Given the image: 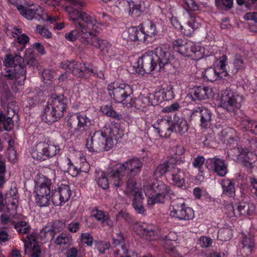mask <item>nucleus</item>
<instances>
[{"label":"nucleus","instance_id":"nucleus-33","mask_svg":"<svg viewBox=\"0 0 257 257\" xmlns=\"http://www.w3.org/2000/svg\"><path fill=\"white\" fill-rule=\"evenodd\" d=\"M255 206L252 203L240 202L237 206L236 211L241 215H251L254 211Z\"/></svg>","mask_w":257,"mask_h":257},{"label":"nucleus","instance_id":"nucleus-12","mask_svg":"<svg viewBox=\"0 0 257 257\" xmlns=\"http://www.w3.org/2000/svg\"><path fill=\"white\" fill-rule=\"evenodd\" d=\"M59 150L55 145L40 142L32 150L31 155L34 159L43 161L55 156Z\"/></svg>","mask_w":257,"mask_h":257},{"label":"nucleus","instance_id":"nucleus-55","mask_svg":"<svg viewBox=\"0 0 257 257\" xmlns=\"http://www.w3.org/2000/svg\"><path fill=\"white\" fill-rule=\"evenodd\" d=\"M65 1L68 2V3H69L71 5H72L74 7V8H72L73 10L70 13V19L71 20H72V21H73L71 19V16H72V13H73V11L76 10V11L79 12V11L77 10V9H78L79 8H81V7H84V3H82V2H81L80 1H78L77 0H65ZM79 12L82 13H83V12H82L81 11H79Z\"/></svg>","mask_w":257,"mask_h":257},{"label":"nucleus","instance_id":"nucleus-10","mask_svg":"<svg viewBox=\"0 0 257 257\" xmlns=\"http://www.w3.org/2000/svg\"><path fill=\"white\" fill-rule=\"evenodd\" d=\"M174 50L185 57H193L196 59L202 58V49L199 46H196L192 42H187L181 39H178L173 42Z\"/></svg>","mask_w":257,"mask_h":257},{"label":"nucleus","instance_id":"nucleus-14","mask_svg":"<svg viewBox=\"0 0 257 257\" xmlns=\"http://www.w3.org/2000/svg\"><path fill=\"white\" fill-rule=\"evenodd\" d=\"M213 113L210 110L205 107H196L192 111L190 119L193 121H199L201 128H209L212 125Z\"/></svg>","mask_w":257,"mask_h":257},{"label":"nucleus","instance_id":"nucleus-8","mask_svg":"<svg viewBox=\"0 0 257 257\" xmlns=\"http://www.w3.org/2000/svg\"><path fill=\"white\" fill-rule=\"evenodd\" d=\"M26 68L25 66L21 63H16L13 68H4L3 72H1V85L3 86V89L5 92L7 99L12 96L9 85L5 82L4 78L7 80H13L14 79L24 80L26 79Z\"/></svg>","mask_w":257,"mask_h":257},{"label":"nucleus","instance_id":"nucleus-7","mask_svg":"<svg viewBox=\"0 0 257 257\" xmlns=\"http://www.w3.org/2000/svg\"><path fill=\"white\" fill-rule=\"evenodd\" d=\"M86 145L89 152H100L109 150L113 144L112 138L107 137L105 133L95 131L88 137Z\"/></svg>","mask_w":257,"mask_h":257},{"label":"nucleus","instance_id":"nucleus-51","mask_svg":"<svg viewBox=\"0 0 257 257\" xmlns=\"http://www.w3.org/2000/svg\"><path fill=\"white\" fill-rule=\"evenodd\" d=\"M255 121H256L251 119H243L241 122V125L244 127L246 131L252 133Z\"/></svg>","mask_w":257,"mask_h":257},{"label":"nucleus","instance_id":"nucleus-56","mask_svg":"<svg viewBox=\"0 0 257 257\" xmlns=\"http://www.w3.org/2000/svg\"><path fill=\"white\" fill-rule=\"evenodd\" d=\"M69 241V237L66 234H60L55 239V243L57 245L67 244Z\"/></svg>","mask_w":257,"mask_h":257},{"label":"nucleus","instance_id":"nucleus-64","mask_svg":"<svg viewBox=\"0 0 257 257\" xmlns=\"http://www.w3.org/2000/svg\"><path fill=\"white\" fill-rule=\"evenodd\" d=\"M205 159L203 157L198 156L194 159L193 162V166L199 169H200L204 163Z\"/></svg>","mask_w":257,"mask_h":257},{"label":"nucleus","instance_id":"nucleus-48","mask_svg":"<svg viewBox=\"0 0 257 257\" xmlns=\"http://www.w3.org/2000/svg\"><path fill=\"white\" fill-rule=\"evenodd\" d=\"M129 178L126 181V193L130 194L136 189V182L134 179V177H128Z\"/></svg>","mask_w":257,"mask_h":257},{"label":"nucleus","instance_id":"nucleus-16","mask_svg":"<svg viewBox=\"0 0 257 257\" xmlns=\"http://www.w3.org/2000/svg\"><path fill=\"white\" fill-rule=\"evenodd\" d=\"M212 89L203 85L196 86L189 90V94L193 101H201L209 99L212 96Z\"/></svg>","mask_w":257,"mask_h":257},{"label":"nucleus","instance_id":"nucleus-60","mask_svg":"<svg viewBox=\"0 0 257 257\" xmlns=\"http://www.w3.org/2000/svg\"><path fill=\"white\" fill-rule=\"evenodd\" d=\"M81 241L88 246L92 245L93 238L92 236L89 233H84L81 235Z\"/></svg>","mask_w":257,"mask_h":257},{"label":"nucleus","instance_id":"nucleus-44","mask_svg":"<svg viewBox=\"0 0 257 257\" xmlns=\"http://www.w3.org/2000/svg\"><path fill=\"white\" fill-rule=\"evenodd\" d=\"M183 217H180V220H190L194 217V213L193 210L190 208L186 206L185 204L184 207L182 211Z\"/></svg>","mask_w":257,"mask_h":257},{"label":"nucleus","instance_id":"nucleus-63","mask_svg":"<svg viewBox=\"0 0 257 257\" xmlns=\"http://www.w3.org/2000/svg\"><path fill=\"white\" fill-rule=\"evenodd\" d=\"M117 217L118 219L123 218L128 222H131L132 221V217L130 214L124 210L120 211Z\"/></svg>","mask_w":257,"mask_h":257},{"label":"nucleus","instance_id":"nucleus-54","mask_svg":"<svg viewBox=\"0 0 257 257\" xmlns=\"http://www.w3.org/2000/svg\"><path fill=\"white\" fill-rule=\"evenodd\" d=\"M184 153V149L182 146H177L176 150V154L177 156L175 158H172L173 159V161L175 160V163L176 164H180L181 163L183 162V161L181 159L180 155L183 154Z\"/></svg>","mask_w":257,"mask_h":257},{"label":"nucleus","instance_id":"nucleus-28","mask_svg":"<svg viewBox=\"0 0 257 257\" xmlns=\"http://www.w3.org/2000/svg\"><path fill=\"white\" fill-rule=\"evenodd\" d=\"M173 169L171 171L172 180L174 185L182 188L185 186V172L178 168L173 167Z\"/></svg>","mask_w":257,"mask_h":257},{"label":"nucleus","instance_id":"nucleus-47","mask_svg":"<svg viewBox=\"0 0 257 257\" xmlns=\"http://www.w3.org/2000/svg\"><path fill=\"white\" fill-rule=\"evenodd\" d=\"M76 29L72 30L69 33H66L65 35V39L70 42H74L78 38L79 32L81 34V38H82L81 31L76 28Z\"/></svg>","mask_w":257,"mask_h":257},{"label":"nucleus","instance_id":"nucleus-62","mask_svg":"<svg viewBox=\"0 0 257 257\" xmlns=\"http://www.w3.org/2000/svg\"><path fill=\"white\" fill-rule=\"evenodd\" d=\"M180 108V105L177 102L174 103L171 105L166 106L163 109L164 112H172L178 110Z\"/></svg>","mask_w":257,"mask_h":257},{"label":"nucleus","instance_id":"nucleus-40","mask_svg":"<svg viewBox=\"0 0 257 257\" xmlns=\"http://www.w3.org/2000/svg\"><path fill=\"white\" fill-rule=\"evenodd\" d=\"M1 123H3L4 128L7 131H11L14 126V122L12 117L8 116L1 112Z\"/></svg>","mask_w":257,"mask_h":257},{"label":"nucleus","instance_id":"nucleus-49","mask_svg":"<svg viewBox=\"0 0 257 257\" xmlns=\"http://www.w3.org/2000/svg\"><path fill=\"white\" fill-rule=\"evenodd\" d=\"M22 61H25L26 64L31 67H37L38 64L34 54L32 53L27 54L25 57L24 60L23 59Z\"/></svg>","mask_w":257,"mask_h":257},{"label":"nucleus","instance_id":"nucleus-37","mask_svg":"<svg viewBox=\"0 0 257 257\" xmlns=\"http://www.w3.org/2000/svg\"><path fill=\"white\" fill-rule=\"evenodd\" d=\"M22 60V57L19 55H16L14 57L11 54L7 55L4 60L5 68H13L16 63H20Z\"/></svg>","mask_w":257,"mask_h":257},{"label":"nucleus","instance_id":"nucleus-18","mask_svg":"<svg viewBox=\"0 0 257 257\" xmlns=\"http://www.w3.org/2000/svg\"><path fill=\"white\" fill-rule=\"evenodd\" d=\"M61 67L65 69L66 71L72 73L77 77L81 78L82 76H84L82 68L83 65L80 62L72 60H65L61 62Z\"/></svg>","mask_w":257,"mask_h":257},{"label":"nucleus","instance_id":"nucleus-29","mask_svg":"<svg viewBox=\"0 0 257 257\" xmlns=\"http://www.w3.org/2000/svg\"><path fill=\"white\" fill-rule=\"evenodd\" d=\"M172 131L182 135L188 130V124L186 120L181 117H175L173 121H172Z\"/></svg>","mask_w":257,"mask_h":257},{"label":"nucleus","instance_id":"nucleus-2","mask_svg":"<svg viewBox=\"0 0 257 257\" xmlns=\"http://www.w3.org/2000/svg\"><path fill=\"white\" fill-rule=\"evenodd\" d=\"M18 191L16 187L11 188L3 198L1 193V212L6 214H1V224L3 228L9 229L13 226L20 234H27L31 230V227L27 222L20 221L15 222L13 221L11 216L16 213L17 204L18 202Z\"/></svg>","mask_w":257,"mask_h":257},{"label":"nucleus","instance_id":"nucleus-59","mask_svg":"<svg viewBox=\"0 0 257 257\" xmlns=\"http://www.w3.org/2000/svg\"><path fill=\"white\" fill-rule=\"evenodd\" d=\"M83 65L82 71L84 76H82L81 78L88 79L91 75H93L95 68L86 66L85 64Z\"/></svg>","mask_w":257,"mask_h":257},{"label":"nucleus","instance_id":"nucleus-46","mask_svg":"<svg viewBox=\"0 0 257 257\" xmlns=\"http://www.w3.org/2000/svg\"><path fill=\"white\" fill-rule=\"evenodd\" d=\"M52 202L55 206H62L63 205L61 197L58 189L52 190L51 195Z\"/></svg>","mask_w":257,"mask_h":257},{"label":"nucleus","instance_id":"nucleus-35","mask_svg":"<svg viewBox=\"0 0 257 257\" xmlns=\"http://www.w3.org/2000/svg\"><path fill=\"white\" fill-rule=\"evenodd\" d=\"M174 163L173 159H170L169 161H166L163 164H160L156 169L154 175L157 177H160L165 174L169 170L171 165Z\"/></svg>","mask_w":257,"mask_h":257},{"label":"nucleus","instance_id":"nucleus-45","mask_svg":"<svg viewBox=\"0 0 257 257\" xmlns=\"http://www.w3.org/2000/svg\"><path fill=\"white\" fill-rule=\"evenodd\" d=\"M92 216L94 217L98 221L101 223L105 222L106 220H108V213L104 212L101 210L96 209L93 211Z\"/></svg>","mask_w":257,"mask_h":257},{"label":"nucleus","instance_id":"nucleus-52","mask_svg":"<svg viewBox=\"0 0 257 257\" xmlns=\"http://www.w3.org/2000/svg\"><path fill=\"white\" fill-rule=\"evenodd\" d=\"M36 31L42 36L46 38H51L52 36V33L45 27L41 25H37L36 27Z\"/></svg>","mask_w":257,"mask_h":257},{"label":"nucleus","instance_id":"nucleus-17","mask_svg":"<svg viewBox=\"0 0 257 257\" xmlns=\"http://www.w3.org/2000/svg\"><path fill=\"white\" fill-rule=\"evenodd\" d=\"M141 32L143 33V37H145L144 43L148 44L158 34L156 25L151 21L147 20L139 25Z\"/></svg>","mask_w":257,"mask_h":257},{"label":"nucleus","instance_id":"nucleus-20","mask_svg":"<svg viewBox=\"0 0 257 257\" xmlns=\"http://www.w3.org/2000/svg\"><path fill=\"white\" fill-rule=\"evenodd\" d=\"M201 21L199 17L191 16L187 22L182 26L181 30L185 35L191 36L195 30L201 26Z\"/></svg>","mask_w":257,"mask_h":257},{"label":"nucleus","instance_id":"nucleus-39","mask_svg":"<svg viewBox=\"0 0 257 257\" xmlns=\"http://www.w3.org/2000/svg\"><path fill=\"white\" fill-rule=\"evenodd\" d=\"M60 194V198L64 204L70 198L71 195V191L69 186L67 185L62 184L58 188Z\"/></svg>","mask_w":257,"mask_h":257},{"label":"nucleus","instance_id":"nucleus-34","mask_svg":"<svg viewBox=\"0 0 257 257\" xmlns=\"http://www.w3.org/2000/svg\"><path fill=\"white\" fill-rule=\"evenodd\" d=\"M104 172H100L96 173V181L98 186L104 190H106L109 187V181L110 182L108 174ZM111 183V182H110ZM112 184V183H111Z\"/></svg>","mask_w":257,"mask_h":257},{"label":"nucleus","instance_id":"nucleus-25","mask_svg":"<svg viewBox=\"0 0 257 257\" xmlns=\"http://www.w3.org/2000/svg\"><path fill=\"white\" fill-rule=\"evenodd\" d=\"M158 131V133L160 136H162L163 133L165 136H169L172 131V119L171 117H168L167 119L164 118L158 119L157 120Z\"/></svg>","mask_w":257,"mask_h":257},{"label":"nucleus","instance_id":"nucleus-5","mask_svg":"<svg viewBox=\"0 0 257 257\" xmlns=\"http://www.w3.org/2000/svg\"><path fill=\"white\" fill-rule=\"evenodd\" d=\"M67 106V99L64 95L53 94L48 99L42 119L48 124L58 121L64 116Z\"/></svg>","mask_w":257,"mask_h":257},{"label":"nucleus","instance_id":"nucleus-31","mask_svg":"<svg viewBox=\"0 0 257 257\" xmlns=\"http://www.w3.org/2000/svg\"><path fill=\"white\" fill-rule=\"evenodd\" d=\"M29 235H27L28 238L29 239V242H26L24 244L25 247L31 248L32 252L31 253V257H40L41 254V251L40 246L35 242L36 239L32 238V236Z\"/></svg>","mask_w":257,"mask_h":257},{"label":"nucleus","instance_id":"nucleus-58","mask_svg":"<svg viewBox=\"0 0 257 257\" xmlns=\"http://www.w3.org/2000/svg\"><path fill=\"white\" fill-rule=\"evenodd\" d=\"M65 227V224L64 222L60 220H55L53 222L51 228L56 232H58L63 230Z\"/></svg>","mask_w":257,"mask_h":257},{"label":"nucleus","instance_id":"nucleus-9","mask_svg":"<svg viewBox=\"0 0 257 257\" xmlns=\"http://www.w3.org/2000/svg\"><path fill=\"white\" fill-rule=\"evenodd\" d=\"M144 191L146 196H151L154 194L160 200H162L164 202L166 199L171 198L172 195H174L169 186L158 180H155L153 183L144 185Z\"/></svg>","mask_w":257,"mask_h":257},{"label":"nucleus","instance_id":"nucleus-19","mask_svg":"<svg viewBox=\"0 0 257 257\" xmlns=\"http://www.w3.org/2000/svg\"><path fill=\"white\" fill-rule=\"evenodd\" d=\"M52 183L48 178L43 176L35 181V193L36 194H50Z\"/></svg>","mask_w":257,"mask_h":257},{"label":"nucleus","instance_id":"nucleus-15","mask_svg":"<svg viewBox=\"0 0 257 257\" xmlns=\"http://www.w3.org/2000/svg\"><path fill=\"white\" fill-rule=\"evenodd\" d=\"M206 164L209 170L219 177H224L228 172L227 164L219 158H209L207 160Z\"/></svg>","mask_w":257,"mask_h":257},{"label":"nucleus","instance_id":"nucleus-53","mask_svg":"<svg viewBox=\"0 0 257 257\" xmlns=\"http://www.w3.org/2000/svg\"><path fill=\"white\" fill-rule=\"evenodd\" d=\"M184 7L185 9L192 11H196L198 10V6L197 3L194 0H183Z\"/></svg>","mask_w":257,"mask_h":257},{"label":"nucleus","instance_id":"nucleus-21","mask_svg":"<svg viewBox=\"0 0 257 257\" xmlns=\"http://www.w3.org/2000/svg\"><path fill=\"white\" fill-rule=\"evenodd\" d=\"M18 10L20 14L28 20L41 17V10L36 6L26 7L23 5L18 6Z\"/></svg>","mask_w":257,"mask_h":257},{"label":"nucleus","instance_id":"nucleus-27","mask_svg":"<svg viewBox=\"0 0 257 257\" xmlns=\"http://www.w3.org/2000/svg\"><path fill=\"white\" fill-rule=\"evenodd\" d=\"M185 202L182 199L177 198L172 201L171 207H172V210L170 212V216L180 220V217H183L182 211Z\"/></svg>","mask_w":257,"mask_h":257},{"label":"nucleus","instance_id":"nucleus-61","mask_svg":"<svg viewBox=\"0 0 257 257\" xmlns=\"http://www.w3.org/2000/svg\"><path fill=\"white\" fill-rule=\"evenodd\" d=\"M132 205L138 213L143 214L145 212V210L142 202L138 201V202H133Z\"/></svg>","mask_w":257,"mask_h":257},{"label":"nucleus","instance_id":"nucleus-26","mask_svg":"<svg viewBox=\"0 0 257 257\" xmlns=\"http://www.w3.org/2000/svg\"><path fill=\"white\" fill-rule=\"evenodd\" d=\"M204 77L207 80L213 82L219 78H224L227 77V72H218L216 69L213 67H208L203 72Z\"/></svg>","mask_w":257,"mask_h":257},{"label":"nucleus","instance_id":"nucleus-23","mask_svg":"<svg viewBox=\"0 0 257 257\" xmlns=\"http://www.w3.org/2000/svg\"><path fill=\"white\" fill-rule=\"evenodd\" d=\"M245 68V64L243 57L239 54H236L234 57L233 62L230 64L228 66V72L227 76L232 77L235 75L239 71L242 70Z\"/></svg>","mask_w":257,"mask_h":257},{"label":"nucleus","instance_id":"nucleus-6","mask_svg":"<svg viewBox=\"0 0 257 257\" xmlns=\"http://www.w3.org/2000/svg\"><path fill=\"white\" fill-rule=\"evenodd\" d=\"M109 94L116 102L121 103L128 107H137L136 98H133V90L131 86L126 83H112L108 85Z\"/></svg>","mask_w":257,"mask_h":257},{"label":"nucleus","instance_id":"nucleus-41","mask_svg":"<svg viewBox=\"0 0 257 257\" xmlns=\"http://www.w3.org/2000/svg\"><path fill=\"white\" fill-rule=\"evenodd\" d=\"M121 251L122 252L119 256L120 250L118 249L115 251V255H117L116 257H138L137 254L133 250H128L124 245L121 246Z\"/></svg>","mask_w":257,"mask_h":257},{"label":"nucleus","instance_id":"nucleus-22","mask_svg":"<svg viewBox=\"0 0 257 257\" xmlns=\"http://www.w3.org/2000/svg\"><path fill=\"white\" fill-rule=\"evenodd\" d=\"M124 39L131 42L144 43L145 37H143V33L141 32L139 25L138 27H131L128 28L123 34Z\"/></svg>","mask_w":257,"mask_h":257},{"label":"nucleus","instance_id":"nucleus-11","mask_svg":"<svg viewBox=\"0 0 257 257\" xmlns=\"http://www.w3.org/2000/svg\"><path fill=\"white\" fill-rule=\"evenodd\" d=\"M238 98L232 90L226 89L221 92L218 106L230 113L235 112L241 106Z\"/></svg>","mask_w":257,"mask_h":257},{"label":"nucleus","instance_id":"nucleus-24","mask_svg":"<svg viewBox=\"0 0 257 257\" xmlns=\"http://www.w3.org/2000/svg\"><path fill=\"white\" fill-rule=\"evenodd\" d=\"M241 243L242 245V248L243 251L245 252L246 255L252 252L255 246L254 236L251 233L242 234V239Z\"/></svg>","mask_w":257,"mask_h":257},{"label":"nucleus","instance_id":"nucleus-43","mask_svg":"<svg viewBox=\"0 0 257 257\" xmlns=\"http://www.w3.org/2000/svg\"><path fill=\"white\" fill-rule=\"evenodd\" d=\"M215 6L218 9L229 10L232 7L233 0H215Z\"/></svg>","mask_w":257,"mask_h":257},{"label":"nucleus","instance_id":"nucleus-50","mask_svg":"<svg viewBox=\"0 0 257 257\" xmlns=\"http://www.w3.org/2000/svg\"><path fill=\"white\" fill-rule=\"evenodd\" d=\"M242 150L238 147H234L228 151V156L231 157L233 160L238 159L242 154Z\"/></svg>","mask_w":257,"mask_h":257},{"label":"nucleus","instance_id":"nucleus-38","mask_svg":"<svg viewBox=\"0 0 257 257\" xmlns=\"http://www.w3.org/2000/svg\"><path fill=\"white\" fill-rule=\"evenodd\" d=\"M50 194H36L35 201L37 205L41 207L49 206L50 204Z\"/></svg>","mask_w":257,"mask_h":257},{"label":"nucleus","instance_id":"nucleus-36","mask_svg":"<svg viewBox=\"0 0 257 257\" xmlns=\"http://www.w3.org/2000/svg\"><path fill=\"white\" fill-rule=\"evenodd\" d=\"M141 231L143 237L148 240H153L155 239V236L157 235V231L155 228L151 226H148L146 224L141 227Z\"/></svg>","mask_w":257,"mask_h":257},{"label":"nucleus","instance_id":"nucleus-4","mask_svg":"<svg viewBox=\"0 0 257 257\" xmlns=\"http://www.w3.org/2000/svg\"><path fill=\"white\" fill-rule=\"evenodd\" d=\"M143 163L138 158H133L123 163H118L107 170L110 182L116 188L121 187L128 177H134L139 174Z\"/></svg>","mask_w":257,"mask_h":257},{"label":"nucleus","instance_id":"nucleus-30","mask_svg":"<svg viewBox=\"0 0 257 257\" xmlns=\"http://www.w3.org/2000/svg\"><path fill=\"white\" fill-rule=\"evenodd\" d=\"M164 91L155 92L154 94H150L149 96L142 97V101L146 105H153L162 102L164 99Z\"/></svg>","mask_w":257,"mask_h":257},{"label":"nucleus","instance_id":"nucleus-13","mask_svg":"<svg viewBox=\"0 0 257 257\" xmlns=\"http://www.w3.org/2000/svg\"><path fill=\"white\" fill-rule=\"evenodd\" d=\"M68 123L70 127L74 124H76L74 127V133L77 135H81L86 132L93 125V121L85 114L76 113L70 117Z\"/></svg>","mask_w":257,"mask_h":257},{"label":"nucleus","instance_id":"nucleus-32","mask_svg":"<svg viewBox=\"0 0 257 257\" xmlns=\"http://www.w3.org/2000/svg\"><path fill=\"white\" fill-rule=\"evenodd\" d=\"M221 186L224 194L230 197L235 196L234 183L233 180L228 179H223L221 181Z\"/></svg>","mask_w":257,"mask_h":257},{"label":"nucleus","instance_id":"nucleus-57","mask_svg":"<svg viewBox=\"0 0 257 257\" xmlns=\"http://www.w3.org/2000/svg\"><path fill=\"white\" fill-rule=\"evenodd\" d=\"M7 153L9 161L12 163H15L17 160V155L14 148H8Z\"/></svg>","mask_w":257,"mask_h":257},{"label":"nucleus","instance_id":"nucleus-1","mask_svg":"<svg viewBox=\"0 0 257 257\" xmlns=\"http://www.w3.org/2000/svg\"><path fill=\"white\" fill-rule=\"evenodd\" d=\"M71 18L75 27L82 32V43L99 49L104 55L109 54L111 44L96 36L100 29L94 17L86 13H82L75 10L73 11Z\"/></svg>","mask_w":257,"mask_h":257},{"label":"nucleus","instance_id":"nucleus-3","mask_svg":"<svg viewBox=\"0 0 257 257\" xmlns=\"http://www.w3.org/2000/svg\"><path fill=\"white\" fill-rule=\"evenodd\" d=\"M174 59L167 45L157 47L151 54H145L140 57L134 67L139 73H150L155 69L160 70Z\"/></svg>","mask_w":257,"mask_h":257},{"label":"nucleus","instance_id":"nucleus-42","mask_svg":"<svg viewBox=\"0 0 257 257\" xmlns=\"http://www.w3.org/2000/svg\"><path fill=\"white\" fill-rule=\"evenodd\" d=\"M232 236V230L228 228L223 229L218 232V238L224 241L229 240Z\"/></svg>","mask_w":257,"mask_h":257}]
</instances>
